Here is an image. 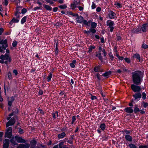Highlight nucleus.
Listing matches in <instances>:
<instances>
[{
  "label": "nucleus",
  "mask_w": 148,
  "mask_h": 148,
  "mask_svg": "<svg viewBox=\"0 0 148 148\" xmlns=\"http://www.w3.org/2000/svg\"><path fill=\"white\" fill-rule=\"evenodd\" d=\"M115 14V13L112 11L110 12V13L109 15L110 18L111 19L114 18Z\"/></svg>",
  "instance_id": "nucleus-20"
},
{
  "label": "nucleus",
  "mask_w": 148,
  "mask_h": 148,
  "mask_svg": "<svg viewBox=\"0 0 148 148\" xmlns=\"http://www.w3.org/2000/svg\"><path fill=\"white\" fill-rule=\"evenodd\" d=\"M94 28H91L90 29V32H92L93 33H95L96 32V30L94 29Z\"/></svg>",
  "instance_id": "nucleus-34"
},
{
  "label": "nucleus",
  "mask_w": 148,
  "mask_h": 148,
  "mask_svg": "<svg viewBox=\"0 0 148 148\" xmlns=\"http://www.w3.org/2000/svg\"><path fill=\"white\" fill-rule=\"evenodd\" d=\"M19 13L20 12H18V11H16L15 13V15L16 16L17 18H18L19 17Z\"/></svg>",
  "instance_id": "nucleus-33"
},
{
  "label": "nucleus",
  "mask_w": 148,
  "mask_h": 148,
  "mask_svg": "<svg viewBox=\"0 0 148 148\" xmlns=\"http://www.w3.org/2000/svg\"><path fill=\"white\" fill-rule=\"evenodd\" d=\"M13 73L15 74L16 76L18 74V72L17 70L14 69L13 70Z\"/></svg>",
  "instance_id": "nucleus-46"
},
{
  "label": "nucleus",
  "mask_w": 148,
  "mask_h": 148,
  "mask_svg": "<svg viewBox=\"0 0 148 148\" xmlns=\"http://www.w3.org/2000/svg\"><path fill=\"white\" fill-rule=\"evenodd\" d=\"M143 106L145 108L147 107L148 106V103H143Z\"/></svg>",
  "instance_id": "nucleus-52"
},
{
  "label": "nucleus",
  "mask_w": 148,
  "mask_h": 148,
  "mask_svg": "<svg viewBox=\"0 0 148 148\" xmlns=\"http://www.w3.org/2000/svg\"><path fill=\"white\" fill-rule=\"evenodd\" d=\"M99 59L101 61H103V58L101 56V54H103V57H105L107 54L105 51L104 49H102L100 47L99 48Z\"/></svg>",
  "instance_id": "nucleus-2"
},
{
  "label": "nucleus",
  "mask_w": 148,
  "mask_h": 148,
  "mask_svg": "<svg viewBox=\"0 0 148 148\" xmlns=\"http://www.w3.org/2000/svg\"><path fill=\"white\" fill-rule=\"evenodd\" d=\"M133 97L136 99L139 98H140L141 97V95L140 92L136 93L133 95Z\"/></svg>",
  "instance_id": "nucleus-13"
},
{
  "label": "nucleus",
  "mask_w": 148,
  "mask_h": 148,
  "mask_svg": "<svg viewBox=\"0 0 148 148\" xmlns=\"http://www.w3.org/2000/svg\"><path fill=\"white\" fill-rule=\"evenodd\" d=\"M101 8L100 7H98L96 9V11L97 12H99L101 11Z\"/></svg>",
  "instance_id": "nucleus-63"
},
{
  "label": "nucleus",
  "mask_w": 148,
  "mask_h": 148,
  "mask_svg": "<svg viewBox=\"0 0 148 148\" xmlns=\"http://www.w3.org/2000/svg\"><path fill=\"white\" fill-rule=\"evenodd\" d=\"M125 60L126 62L127 63H129L130 62V59L127 58H125Z\"/></svg>",
  "instance_id": "nucleus-45"
},
{
  "label": "nucleus",
  "mask_w": 148,
  "mask_h": 148,
  "mask_svg": "<svg viewBox=\"0 0 148 148\" xmlns=\"http://www.w3.org/2000/svg\"><path fill=\"white\" fill-rule=\"evenodd\" d=\"M114 23V22L112 21H108L107 22V25L109 26V27L112 26Z\"/></svg>",
  "instance_id": "nucleus-22"
},
{
  "label": "nucleus",
  "mask_w": 148,
  "mask_h": 148,
  "mask_svg": "<svg viewBox=\"0 0 148 148\" xmlns=\"http://www.w3.org/2000/svg\"><path fill=\"white\" fill-rule=\"evenodd\" d=\"M91 99L92 100H94V99H97V97L95 96H92V97H91Z\"/></svg>",
  "instance_id": "nucleus-54"
},
{
  "label": "nucleus",
  "mask_w": 148,
  "mask_h": 148,
  "mask_svg": "<svg viewBox=\"0 0 148 148\" xmlns=\"http://www.w3.org/2000/svg\"><path fill=\"white\" fill-rule=\"evenodd\" d=\"M75 116H73L72 117V123L73 124L74 122L75 121Z\"/></svg>",
  "instance_id": "nucleus-48"
},
{
  "label": "nucleus",
  "mask_w": 148,
  "mask_h": 148,
  "mask_svg": "<svg viewBox=\"0 0 148 148\" xmlns=\"http://www.w3.org/2000/svg\"><path fill=\"white\" fill-rule=\"evenodd\" d=\"M59 7L61 9H64L66 8L67 6L65 5H60L59 6Z\"/></svg>",
  "instance_id": "nucleus-31"
},
{
  "label": "nucleus",
  "mask_w": 148,
  "mask_h": 148,
  "mask_svg": "<svg viewBox=\"0 0 148 148\" xmlns=\"http://www.w3.org/2000/svg\"><path fill=\"white\" fill-rule=\"evenodd\" d=\"M105 127H106V126H105V124H101L100 126V128L103 130H104V129H105Z\"/></svg>",
  "instance_id": "nucleus-30"
},
{
  "label": "nucleus",
  "mask_w": 148,
  "mask_h": 148,
  "mask_svg": "<svg viewBox=\"0 0 148 148\" xmlns=\"http://www.w3.org/2000/svg\"><path fill=\"white\" fill-rule=\"evenodd\" d=\"M133 57L137 58L138 60L139 61H140V55L138 54H134L133 56Z\"/></svg>",
  "instance_id": "nucleus-23"
},
{
  "label": "nucleus",
  "mask_w": 148,
  "mask_h": 148,
  "mask_svg": "<svg viewBox=\"0 0 148 148\" xmlns=\"http://www.w3.org/2000/svg\"><path fill=\"white\" fill-rule=\"evenodd\" d=\"M91 28H95L96 27V25H97V24L95 23H94H94H92H92L91 24Z\"/></svg>",
  "instance_id": "nucleus-32"
},
{
  "label": "nucleus",
  "mask_w": 148,
  "mask_h": 148,
  "mask_svg": "<svg viewBox=\"0 0 148 148\" xmlns=\"http://www.w3.org/2000/svg\"><path fill=\"white\" fill-rule=\"evenodd\" d=\"M29 147L30 145L29 144H21L18 146V148H29Z\"/></svg>",
  "instance_id": "nucleus-10"
},
{
  "label": "nucleus",
  "mask_w": 148,
  "mask_h": 148,
  "mask_svg": "<svg viewBox=\"0 0 148 148\" xmlns=\"http://www.w3.org/2000/svg\"><path fill=\"white\" fill-rule=\"evenodd\" d=\"M6 131L5 133V137L9 138H11L12 135V127H8L6 130Z\"/></svg>",
  "instance_id": "nucleus-4"
},
{
  "label": "nucleus",
  "mask_w": 148,
  "mask_h": 148,
  "mask_svg": "<svg viewBox=\"0 0 148 148\" xmlns=\"http://www.w3.org/2000/svg\"><path fill=\"white\" fill-rule=\"evenodd\" d=\"M26 16H24L22 18L21 20V23L22 24H23L24 23L26 22Z\"/></svg>",
  "instance_id": "nucleus-28"
},
{
  "label": "nucleus",
  "mask_w": 148,
  "mask_h": 148,
  "mask_svg": "<svg viewBox=\"0 0 148 148\" xmlns=\"http://www.w3.org/2000/svg\"><path fill=\"white\" fill-rule=\"evenodd\" d=\"M121 37L120 36H118L117 37V40L118 41L121 40Z\"/></svg>",
  "instance_id": "nucleus-56"
},
{
  "label": "nucleus",
  "mask_w": 148,
  "mask_h": 148,
  "mask_svg": "<svg viewBox=\"0 0 148 148\" xmlns=\"http://www.w3.org/2000/svg\"><path fill=\"white\" fill-rule=\"evenodd\" d=\"M43 93V92L42 90H40L39 92V95H41Z\"/></svg>",
  "instance_id": "nucleus-62"
},
{
  "label": "nucleus",
  "mask_w": 148,
  "mask_h": 148,
  "mask_svg": "<svg viewBox=\"0 0 148 148\" xmlns=\"http://www.w3.org/2000/svg\"><path fill=\"white\" fill-rule=\"evenodd\" d=\"M44 7L47 10H52V8L49 5H44Z\"/></svg>",
  "instance_id": "nucleus-24"
},
{
  "label": "nucleus",
  "mask_w": 148,
  "mask_h": 148,
  "mask_svg": "<svg viewBox=\"0 0 148 148\" xmlns=\"http://www.w3.org/2000/svg\"><path fill=\"white\" fill-rule=\"evenodd\" d=\"M46 1L48 3H50V4H52L53 3V1H51L49 0H46Z\"/></svg>",
  "instance_id": "nucleus-50"
},
{
  "label": "nucleus",
  "mask_w": 148,
  "mask_h": 148,
  "mask_svg": "<svg viewBox=\"0 0 148 148\" xmlns=\"http://www.w3.org/2000/svg\"><path fill=\"white\" fill-rule=\"evenodd\" d=\"M17 44V43L16 42H14L12 44V46L14 47H15L16 45Z\"/></svg>",
  "instance_id": "nucleus-53"
},
{
  "label": "nucleus",
  "mask_w": 148,
  "mask_h": 148,
  "mask_svg": "<svg viewBox=\"0 0 148 148\" xmlns=\"http://www.w3.org/2000/svg\"><path fill=\"white\" fill-rule=\"evenodd\" d=\"M142 47L143 48L146 49L148 48V45L143 44L142 45Z\"/></svg>",
  "instance_id": "nucleus-36"
},
{
  "label": "nucleus",
  "mask_w": 148,
  "mask_h": 148,
  "mask_svg": "<svg viewBox=\"0 0 148 148\" xmlns=\"http://www.w3.org/2000/svg\"><path fill=\"white\" fill-rule=\"evenodd\" d=\"M3 29L2 28H1L0 29V35H1L2 33L3 32Z\"/></svg>",
  "instance_id": "nucleus-59"
},
{
  "label": "nucleus",
  "mask_w": 148,
  "mask_h": 148,
  "mask_svg": "<svg viewBox=\"0 0 148 148\" xmlns=\"http://www.w3.org/2000/svg\"><path fill=\"white\" fill-rule=\"evenodd\" d=\"M129 146L130 148H137V147L134 145L133 144H130Z\"/></svg>",
  "instance_id": "nucleus-35"
},
{
  "label": "nucleus",
  "mask_w": 148,
  "mask_h": 148,
  "mask_svg": "<svg viewBox=\"0 0 148 148\" xmlns=\"http://www.w3.org/2000/svg\"><path fill=\"white\" fill-rule=\"evenodd\" d=\"M66 134L64 132H63L60 134H59L58 135V137L59 138H64Z\"/></svg>",
  "instance_id": "nucleus-19"
},
{
  "label": "nucleus",
  "mask_w": 148,
  "mask_h": 148,
  "mask_svg": "<svg viewBox=\"0 0 148 148\" xmlns=\"http://www.w3.org/2000/svg\"><path fill=\"white\" fill-rule=\"evenodd\" d=\"M94 71L96 72H99L100 71V68L99 66L96 67L94 68Z\"/></svg>",
  "instance_id": "nucleus-29"
},
{
  "label": "nucleus",
  "mask_w": 148,
  "mask_h": 148,
  "mask_svg": "<svg viewBox=\"0 0 148 148\" xmlns=\"http://www.w3.org/2000/svg\"><path fill=\"white\" fill-rule=\"evenodd\" d=\"M143 97L142 98L143 99H145L146 98V94L144 92L142 93Z\"/></svg>",
  "instance_id": "nucleus-38"
},
{
  "label": "nucleus",
  "mask_w": 148,
  "mask_h": 148,
  "mask_svg": "<svg viewBox=\"0 0 148 148\" xmlns=\"http://www.w3.org/2000/svg\"><path fill=\"white\" fill-rule=\"evenodd\" d=\"M64 142H63L60 143L59 144V148H67L66 145H64Z\"/></svg>",
  "instance_id": "nucleus-16"
},
{
  "label": "nucleus",
  "mask_w": 148,
  "mask_h": 148,
  "mask_svg": "<svg viewBox=\"0 0 148 148\" xmlns=\"http://www.w3.org/2000/svg\"><path fill=\"white\" fill-rule=\"evenodd\" d=\"M26 12H27L26 9L25 8H23L22 10L21 13L22 14H25Z\"/></svg>",
  "instance_id": "nucleus-44"
},
{
  "label": "nucleus",
  "mask_w": 148,
  "mask_h": 148,
  "mask_svg": "<svg viewBox=\"0 0 148 148\" xmlns=\"http://www.w3.org/2000/svg\"><path fill=\"white\" fill-rule=\"evenodd\" d=\"M0 59L1 60H3L4 61H8V64L10 63L11 62V58L10 57L9 55L5 54L4 55H2L0 57Z\"/></svg>",
  "instance_id": "nucleus-3"
},
{
  "label": "nucleus",
  "mask_w": 148,
  "mask_h": 148,
  "mask_svg": "<svg viewBox=\"0 0 148 148\" xmlns=\"http://www.w3.org/2000/svg\"><path fill=\"white\" fill-rule=\"evenodd\" d=\"M77 1H75L73 3V4H71V8L73 9L74 10L75 9V8H76V5H77L76 4Z\"/></svg>",
  "instance_id": "nucleus-18"
},
{
  "label": "nucleus",
  "mask_w": 148,
  "mask_h": 148,
  "mask_svg": "<svg viewBox=\"0 0 148 148\" xmlns=\"http://www.w3.org/2000/svg\"><path fill=\"white\" fill-rule=\"evenodd\" d=\"M140 110L138 107V106L136 105H135L134 106V112L135 113H136L137 112L140 111Z\"/></svg>",
  "instance_id": "nucleus-21"
},
{
  "label": "nucleus",
  "mask_w": 148,
  "mask_h": 148,
  "mask_svg": "<svg viewBox=\"0 0 148 148\" xmlns=\"http://www.w3.org/2000/svg\"><path fill=\"white\" fill-rule=\"evenodd\" d=\"M143 77V75L140 71H136L132 73V80L136 85L140 84Z\"/></svg>",
  "instance_id": "nucleus-1"
},
{
  "label": "nucleus",
  "mask_w": 148,
  "mask_h": 148,
  "mask_svg": "<svg viewBox=\"0 0 148 148\" xmlns=\"http://www.w3.org/2000/svg\"><path fill=\"white\" fill-rule=\"evenodd\" d=\"M8 145L3 144V148H8Z\"/></svg>",
  "instance_id": "nucleus-60"
},
{
  "label": "nucleus",
  "mask_w": 148,
  "mask_h": 148,
  "mask_svg": "<svg viewBox=\"0 0 148 148\" xmlns=\"http://www.w3.org/2000/svg\"><path fill=\"white\" fill-rule=\"evenodd\" d=\"M95 46H90L88 48V53H89L91 56H92V50L95 49Z\"/></svg>",
  "instance_id": "nucleus-11"
},
{
  "label": "nucleus",
  "mask_w": 148,
  "mask_h": 148,
  "mask_svg": "<svg viewBox=\"0 0 148 148\" xmlns=\"http://www.w3.org/2000/svg\"><path fill=\"white\" fill-rule=\"evenodd\" d=\"M83 18L82 16H79L78 15L77 16L76 18L77 22L79 23H81L83 22Z\"/></svg>",
  "instance_id": "nucleus-15"
},
{
  "label": "nucleus",
  "mask_w": 148,
  "mask_h": 148,
  "mask_svg": "<svg viewBox=\"0 0 148 148\" xmlns=\"http://www.w3.org/2000/svg\"><path fill=\"white\" fill-rule=\"evenodd\" d=\"M76 62V61L75 60H74L72 63H71L70 64L72 68H74L75 67L74 64Z\"/></svg>",
  "instance_id": "nucleus-27"
},
{
  "label": "nucleus",
  "mask_w": 148,
  "mask_h": 148,
  "mask_svg": "<svg viewBox=\"0 0 148 148\" xmlns=\"http://www.w3.org/2000/svg\"><path fill=\"white\" fill-rule=\"evenodd\" d=\"M96 8V5L94 3H93L92 6V9H93L95 8Z\"/></svg>",
  "instance_id": "nucleus-64"
},
{
  "label": "nucleus",
  "mask_w": 148,
  "mask_h": 148,
  "mask_svg": "<svg viewBox=\"0 0 148 148\" xmlns=\"http://www.w3.org/2000/svg\"><path fill=\"white\" fill-rule=\"evenodd\" d=\"M58 44H56V54H58Z\"/></svg>",
  "instance_id": "nucleus-43"
},
{
  "label": "nucleus",
  "mask_w": 148,
  "mask_h": 148,
  "mask_svg": "<svg viewBox=\"0 0 148 148\" xmlns=\"http://www.w3.org/2000/svg\"><path fill=\"white\" fill-rule=\"evenodd\" d=\"M125 138L128 141H131L132 140V137L129 135H126L125 136Z\"/></svg>",
  "instance_id": "nucleus-17"
},
{
  "label": "nucleus",
  "mask_w": 148,
  "mask_h": 148,
  "mask_svg": "<svg viewBox=\"0 0 148 148\" xmlns=\"http://www.w3.org/2000/svg\"><path fill=\"white\" fill-rule=\"evenodd\" d=\"M15 121L14 118H11V119L9 121L6 123V126L8 127L10 125H13L15 123Z\"/></svg>",
  "instance_id": "nucleus-7"
},
{
  "label": "nucleus",
  "mask_w": 148,
  "mask_h": 148,
  "mask_svg": "<svg viewBox=\"0 0 148 148\" xmlns=\"http://www.w3.org/2000/svg\"><path fill=\"white\" fill-rule=\"evenodd\" d=\"M148 24L146 23L143 25L142 26V30L143 32H145L147 30Z\"/></svg>",
  "instance_id": "nucleus-12"
},
{
  "label": "nucleus",
  "mask_w": 148,
  "mask_h": 148,
  "mask_svg": "<svg viewBox=\"0 0 148 148\" xmlns=\"http://www.w3.org/2000/svg\"><path fill=\"white\" fill-rule=\"evenodd\" d=\"M139 148H148L147 146H140Z\"/></svg>",
  "instance_id": "nucleus-61"
},
{
  "label": "nucleus",
  "mask_w": 148,
  "mask_h": 148,
  "mask_svg": "<svg viewBox=\"0 0 148 148\" xmlns=\"http://www.w3.org/2000/svg\"><path fill=\"white\" fill-rule=\"evenodd\" d=\"M109 56L110 57L111 59L112 60L113 59V58H114V57L112 54V53H110L109 54Z\"/></svg>",
  "instance_id": "nucleus-47"
},
{
  "label": "nucleus",
  "mask_w": 148,
  "mask_h": 148,
  "mask_svg": "<svg viewBox=\"0 0 148 148\" xmlns=\"http://www.w3.org/2000/svg\"><path fill=\"white\" fill-rule=\"evenodd\" d=\"M111 73V71H109L108 72H106L104 74H103V76L104 77H106L108 75H110Z\"/></svg>",
  "instance_id": "nucleus-26"
},
{
  "label": "nucleus",
  "mask_w": 148,
  "mask_h": 148,
  "mask_svg": "<svg viewBox=\"0 0 148 148\" xmlns=\"http://www.w3.org/2000/svg\"><path fill=\"white\" fill-rule=\"evenodd\" d=\"M15 138L16 140L18 143H25V140L21 137H19L17 136H16Z\"/></svg>",
  "instance_id": "nucleus-9"
},
{
  "label": "nucleus",
  "mask_w": 148,
  "mask_h": 148,
  "mask_svg": "<svg viewBox=\"0 0 148 148\" xmlns=\"http://www.w3.org/2000/svg\"><path fill=\"white\" fill-rule=\"evenodd\" d=\"M125 111L129 113H132L133 112V110L131 107H127L125 109Z\"/></svg>",
  "instance_id": "nucleus-14"
},
{
  "label": "nucleus",
  "mask_w": 148,
  "mask_h": 148,
  "mask_svg": "<svg viewBox=\"0 0 148 148\" xmlns=\"http://www.w3.org/2000/svg\"><path fill=\"white\" fill-rule=\"evenodd\" d=\"M11 142L14 145H16V142L14 141L13 139H12L10 140Z\"/></svg>",
  "instance_id": "nucleus-49"
},
{
  "label": "nucleus",
  "mask_w": 148,
  "mask_h": 148,
  "mask_svg": "<svg viewBox=\"0 0 148 148\" xmlns=\"http://www.w3.org/2000/svg\"><path fill=\"white\" fill-rule=\"evenodd\" d=\"M12 101H8V106H11L12 105Z\"/></svg>",
  "instance_id": "nucleus-55"
},
{
  "label": "nucleus",
  "mask_w": 148,
  "mask_h": 148,
  "mask_svg": "<svg viewBox=\"0 0 148 148\" xmlns=\"http://www.w3.org/2000/svg\"><path fill=\"white\" fill-rule=\"evenodd\" d=\"M78 8L79 9V10L80 11H82V10H83V7L82 6H79L78 7Z\"/></svg>",
  "instance_id": "nucleus-57"
},
{
  "label": "nucleus",
  "mask_w": 148,
  "mask_h": 148,
  "mask_svg": "<svg viewBox=\"0 0 148 148\" xmlns=\"http://www.w3.org/2000/svg\"><path fill=\"white\" fill-rule=\"evenodd\" d=\"M0 44H2L1 47L5 50L8 46L7 44V40L6 39L4 40H2L0 42Z\"/></svg>",
  "instance_id": "nucleus-6"
},
{
  "label": "nucleus",
  "mask_w": 148,
  "mask_h": 148,
  "mask_svg": "<svg viewBox=\"0 0 148 148\" xmlns=\"http://www.w3.org/2000/svg\"><path fill=\"white\" fill-rule=\"evenodd\" d=\"M8 61H5L3 60H0V62L1 63H5V64H8Z\"/></svg>",
  "instance_id": "nucleus-39"
},
{
  "label": "nucleus",
  "mask_w": 148,
  "mask_h": 148,
  "mask_svg": "<svg viewBox=\"0 0 148 148\" xmlns=\"http://www.w3.org/2000/svg\"><path fill=\"white\" fill-rule=\"evenodd\" d=\"M12 21H13V22H18L19 20L17 19H16L15 18H13L12 19Z\"/></svg>",
  "instance_id": "nucleus-40"
},
{
  "label": "nucleus",
  "mask_w": 148,
  "mask_h": 148,
  "mask_svg": "<svg viewBox=\"0 0 148 148\" xmlns=\"http://www.w3.org/2000/svg\"><path fill=\"white\" fill-rule=\"evenodd\" d=\"M110 28V31L111 32H112L113 31V29H114V27L112 26H110L109 27Z\"/></svg>",
  "instance_id": "nucleus-58"
},
{
  "label": "nucleus",
  "mask_w": 148,
  "mask_h": 148,
  "mask_svg": "<svg viewBox=\"0 0 148 148\" xmlns=\"http://www.w3.org/2000/svg\"><path fill=\"white\" fill-rule=\"evenodd\" d=\"M83 23L84 24L86 25H88V24L87 23V21L86 20H83Z\"/></svg>",
  "instance_id": "nucleus-51"
},
{
  "label": "nucleus",
  "mask_w": 148,
  "mask_h": 148,
  "mask_svg": "<svg viewBox=\"0 0 148 148\" xmlns=\"http://www.w3.org/2000/svg\"><path fill=\"white\" fill-rule=\"evenodd\" d=\"M69 14H70L72 15H73V16L77 17L78 16V14H77L73 13L72 12H70Z\"/></svg>",
  "instance_id": "nucleus-41"
},
{
  "label": "nucleus",
  "mask_w": 148,
  "mask_h": 148,
  "mask_svg": "<svg viewBox=\"0 0 148 148\" xmlns=\"http://www.w3.org/2000/svg\"><path fill=\"white\" fill-rule=\"evenodd\" d=\"M49 74V75L48 77L47 78V79L48 80V81L50 80L52 77V74L51 73H50Z\"/></svg>",
  "instance_id": "nucleus-42"
},
{
  "label": "nucleus",
  "mask_w": 148,
  "mask_h": 148,
  "mask_svg": "<svg viewBox=\"0 0 148 148\" xmlns=\"http://www.w3.org/2000/svg\"><path fill=\"white\" fill-rule=\"evenodd\" d=\"M8 78L10 79H11L12 78V76L11 73L10 72H9L8 73Z\"/></svg>",
  "instance_id": "nucleus-37"
},
{
  "label": "nucleus",
  "mask_w": 148,
  "mask_h": 148,
  "mask_svg": "<svg viewBox=\"0 0 148 148\" xmlns=\"http://www.w3.org/2000/svg\"><path fill=\"white\" fill-rule=\"evenodd\" d=\"M30 144H29L30 148H34L36 146L37 144V141L33 139L30 141Z\"/></svg>",
  "instance_id": "nucleus-8"
},
{
  "label": "nucleus",
  "mask_w": 148,
  "mask_h": 148,
  "mask_svg": "<svg viewBox=\"0 0 148 148\" xmlns=\"http://www.w3.org/2000/svg\"><path fill=\"white\" fill-rule=\"evenodd\" d=\"M131 87L132 90L135 92H139L141 90L140 86L134 84H132Z\"/></svg>",
  "instance_id": "nucleus-5"
},
{
  "label": "nucleus",
  "mask_w": 148,
  "mask_h": 148,
  "mask_svg": "<svg viewBox=\"0 0 148 148\" xmlns=\"http://www.w3.org/2000/svg\"><path fill=\"white\" fill-rule=\"evenodd\" d=\"M9 140L8 139H5L3 141V143L4 144L8 145H9Z\"/></svg>",
  "instance_id": "nucleus-25"
}]
</instances>
